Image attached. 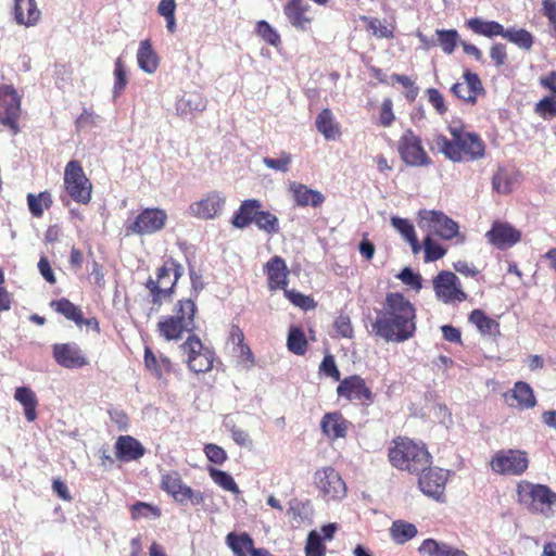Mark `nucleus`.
Listing matches in <instances>:
<instances>
[{"label": "nucleus", "instance_id": "11", "mask_svg": "<svg viewBox=\"0 0 556 556\" xmlns=\"http://www.w3.org/2000/svg\"><path fill=\"white\" fill-rule=\"evenodd\" d=\"M529 465L528 453L518 448L500 450L490 460L492 471L501 476H522Z\"/></svg>", "mask_w": 556, "mask_h": 556}, {"label": "nucleus", "instance_id": "34", "mask_svg": "<svg viewBox=\"0 0 556 556\" xmlns=\"http://www.w3.org/2000/svg\"><path fill=\"white\" fill-rule=\"evenodd\" d=\"M315 127L326 140H338L342 135L340 123L328 108L323 109L318 113L315 119Z\"/></svg>", "mask_w": 556, "mask_h": 556}, {"label": "nucleus", "instance_id": "20", "mask_svg": "<svg viewBox=\"0 0 556 556\" xmlns=\"http://www.w3.org/2000/svg\"><path fill=\"white\" fill-rule=\"evenodd\" d=\"M52 357L63 368H81L89 364L78 344L74 342L55 343L52 345Z\"/></svg>", "mask_w": 556, "mask_h": 556}, {"label": "nucleus", "instance_id": "57", "mask_svg": "<svg viewBox=\"0 0 556 556\" xmlns=\"http://www.w3.org/2000/svg\"><path fill=\"white\" fill-rule=\"evenodd\" d=\"M556 97H544L534 106V112L543 119H552L556 116Z\"/></svg>", "mask_w": 556, "mask_h": 556}, {"label": "nucleus", "instance_id": "13", "mask_svg": "<svg viewBox=\"0 0 556 556\" xmlns=\"http://www.w3.org/2000/svg\"><path fill=\"white\" fill-rule=\"evenodd\" d=\"M314 483L326 501L341 500L346 495L345 482L332 467L318 469L314 475Z\"/></svg>", "mask_w": 556, "mask_h": 556}, {"label": "nucleus", "instance_id": "37", "mask_svg": "<svg viewBox=\"0 0 556 556\" xmlns=\"http://www.w3.org/2000/svg\"><path fill=\"white\" fill-rule=\"evenodd\" d=\"M226 543L235 556H253V551L257 549L254 546L252 536L247 532L239 534L236 532L228 533Z\"/></svg>", "mask_w": 556, "mask_h": 556}, {"label": "nucleus", "instance_id": "8", "mask_svg": "<svg viewBox=\"0 0 556 556\" xmlns=\"http://www.w3.org/2000/svg\"><path fill=\"white\" fill-rule=\"evenodd\" d=\"M186 355V365L194 374H205L212 370L215 362V352L203 344L195 334H190L180 345Z\"/></svg>", "mask_w": 556, "mask_h": 556}, {"label": "nucleus", "instance_id": "29", "mask_svg": "<svg viewBox=\"0 0 556 556\" xmlns=\"http://www.w3.org/2000/svg\"><path fill=\"white\" fill-rule=\"evenodd\" d=\"M504 397L509 406L519 409H529L536 404L532 388L523 381L516 382L514 388L504 394Z\"/></svg>", "mask_w": 556, "mask_h": 556}, {"label": "nucleus", "instance_id": "27", "mask_svg": "<svg viewBox=\"0 0 556 556\" xmlns=\"http://www.w3.org/2000/svg\"><path fill=\"white\" fill-rule=\"evenodd\" d=\"M349 427L350 421L340 412L326 413L320 420L323 433L331 441L344 439Z\"/></svg>", "mask_w": 556, "mask_h": 556}, {"label": "nucleus", "instance_id": "52", "mask_svg": "<svg viewBox=\"0 0 556 556\" xmlns=\"http://www.w3.org/2000/svg\"><path fill=\"white\" fill-rule=\"evenodd\" d=\"M438 41L446 54H452L457 47L459 35L456 29H437Z\"/></svg>", "mask_w": 556, "mask_h": 556}, {"label": "nucleus", "instance_id": "22", "mask_svg": "<svg viewBox=\"0 0 556 556\" xmlns=\"http://www.w3.org/2000/svg\"><path fill=\"white\" fill-rule=\"evenodd\" d=\"M283 13L289 23L298 30L309 29L314 17L311 15L312 8L304 0H289L283 5Z\"/></svg>", "mask_w": 556, "mask_h": 556}, {"label": "nucleus", "instance_id": "33", "mask_svg": "<svg viewBox=\"0 0 556 556\" xmlns=\"http://www.w3.org/2000/svg\"><path fill=\"white\" fill-rule=\"evenodd\" d=\"M418 554L419 556H468L464 549L432 538L420 543Z\"/></svg>", "mask_w": 556, "mask_h": 556}, {"label": "nucleus", "instance_id": "47", "mask_svg": "<svg viewBox=\"0 0 556 556\" xmlns=\"http://www.w3.org/2000/svg\"><path fill=\"white\" fill-rule=\"evenodd\" d=\"M503 38L527 51H529L534 43L533 35L525 28H507L504 31Z\"/></svg>", "mask_w": 556, "mask_h": 556}, {"label": "nucleus", "instance_id": "19", "mask_svg": "<svg viewBox=\"0 0 556 556\" xmlns=\"http://www.w3.org/2000/svg\"><path fill=\"white\" fill-rule=\"evenodd\" d=\"M463 81L454 84L451 88V92L457 99L475 105L479 96L485 94L483 84L478 74L466 70L463 74Z\"/></svg>", "mask_w": 556, "mask_h": 556}, {"label": "nucleus", "instance_id": "41", "mask_svg": "<svg viewBox=\"0 0 556 556\" xmlns=\"http://www.w3.org/2000/svg\"><path fill=\"white\" fill-rule=\"evenodd\" d=\"M418 534L417 527L403 519L394 520L390 527V536L396 544H405Z\"/></svg>", "mask_w": 556, "mask_h": 556}, {"label": "nucleus", "instance_id": "4", "mask_svg": "<svg viewBox=\"0 0 556 556\" xmlns=\"http://www.w3.org/2000/svg\"><path fill=\"white\" fill-rule=\"evenodd\" d=\"M517 502L530 511L548 516L556 505V492L549 486L521 480L516 485Z\"/></svg>", "mask_w": 556, "mask_h": 556}, {"label": "nucleus", "instance_id": "44", "mask_svg": "<svg viewBox=\"0 0 556 556\" xmlns=\"http://www.w3.org/2000/svg\"><path fill=\"white\" fill-rule=\"evenodd\" d=\"M172 312L178 315V318L181 319L186 325H188L193 330L197 329L195 326V315L198 313L197 304L191 299H180L178 300L174 306Z\"/></svg>", "mask_w": 556, "mask_h": 556}, {"label": "nucleus", "instance_id": "32", "mask_svg": "<svg viewBox=\"0 0 556 556\" xmlns=\"http://www.w3.org/2000/svg\"><path fill=\"white\" fill-rule=\"evenodd\" d=\"M262 206V202L257 199L242 201L239 208L232 215L231 224L239 229L249 227L256 219Z\"/></svg>", "mask_w": 556, "mask_h": 556}, {"label": "nucleus", "instance_id": "39", "mask_svg": "<svg viewBox=\"0 0 556 556\" xmlns=\"http://www.w3.org/2000/svg\"><path fill=\"white\" fill-rule=\"evenodd\" d=\"M466 26L472 33L488 38L504 36L505 28L495 21H484L480 17H472L466 21Z\"/></svg>", "mask_w": 556, "mask_h": 556}, {"label": "nucleus", "instance_id": "53", "mask_svg": "<svg viewBox=\"0 0 556 556\" xmlns=\"http://www.w3.org/2000/svg\"><path fill=\"white\" fill-rule=\"evenodd\" d=\"M422 248L425 251L424 258H425L426 263H431V262L441 260L446 254V249L443 248L440 243H438L430 236H427L424 239V244H422L421 249Z\"/></svg>", "mask_w": 556, "mask_h": 556}, {"label": "nucleus", "instance_id": "40", "mask_svg": "<svg viewBox=\"0 0 556 556\" xmlns=\"http://www.w3.org/2000/svg\"><path fill=\"white\" fill-rule=\"evenodd\" d=\"M469 321L484 336H501L498 321L488 316L484 311L480 308H476L469 314Z\"/></svg>", "mask_w": 556, "mask_h": 556}, {"label": "nucleus", "instance_id": "58", "mask_svg": "<svg viewBox=\"0 0 556 556\" xmlns=\"http://www.w3.org/2000/svg\"><path fill=\"white\" fill-rule=\"evenodd\" d=\"M493 189L502 194H508L513 190V180L504 169H498L492 178Z\"/></svg>", "mask_w": 556, "mask_h": 556}, {"label": "nucleus", "instance_id": "15", "mask_svg": "<svg viewBox=\"0 0 556 556\" xmlns=\"http://www.w3.org/2000/svg\"><path fill=\"white\" fill-rule=\"evenodd\" d=\"M337 394L349 402L364 406H369L374 402V394L370 388L365 379L358 375L343 378L337 387Z\"/></svg>", "mask_w": 556, "mask_h": 556}, {"label": "nucleus", "instance_id": "43", "mask_svg": "<svg viewBox=\"0 0 556 556\" xmlns=\"http://www.w3.org/2000/svg\"><path fill=\"white\" fill-rule=\"evenodd\" d=\"M391 224L409 243L412 252L418 254L421 251V245L417 239L414 225L408 219L401 217H392Z\"/></svg>", "mask_w": 556, "mask_h": 556}, {"label": "nucleus", "instance_id": "9", "mask_svg": "<svg viewBox=\"0 0 556 556\" xmlns=\"http://www.w3.org/2000/svg\"><path fill=\"white\" fill-rule=\"evenodd\" d=\"M22 98L13 85H0V125L11 135L21 132Z\"/></svg>", "mask_w": 556, "mask_h": 556}, {"label": "nucleus", "instance_id": "50", "mask_svg": "<svg viewBox=\"0 0 556 556\" xmlns=\"http://www.w3.org/2000/svg\"><path fill=\"white\" fill-rule=\"evenodd\" d=\"M255 33L265 42L275 48H278L281 45V38L278 31L264 20L256 23Z\"/></svg>", "mask_w": 556, "mask_h": 556}, {"label": "nucleus", "instance_id": "31", "mask_svg": "<svg viewBox=\"0 0 556 556\" xmlns=\"http://www.w3.org/2000/svg\"><path fill=\"white\" fill-rule=\"evenodd\" d=\"M144 453V446L131 435H119L115 442V456L121 462L138 460Z\"/></svg>", "mask_w": 556, "mask_h": 556}, {"label": "nucleus", "instance_id": "17", "mask_svg": "<svg viewBox=\"0 0 556 556\" xmlns=\"http://www.w3.org/2000/svg\"><path fill=\"white\" fill-rule=\"evenodd\" d=\"M522 233L508 222L495 220L485 232L490 244L498 250H507L521 241Z\"/></svg>", "mask_w": 556, "mask_h": 556}, {"label": "nucleus", "instance_id": "59", "mask_svg": "<svg viewBox=\"0 0 556 556\" xmlns=\"http://www.w3.org/2000/svg\"><path fill=\"white\" fill-rule=\"evenodd\" d=\"M321 540V536L316 531L309 532L305 546L306 556H326V546Z\"/></svg>", "mask_w": 556, "mask_h": 556}, {"label": "nucleus", "instance_id": "21", "mask_svg": "<svg viewBox=\"0 0 556 556\" xmlns=\"http://www.w3.org/2000/svg\"><path fill=\"white\" fill-rule=\"evenodd\" d=\"M263 270L269 291L283 290L288 287L290 270L281 256L275 255L269 258L264 264Z\"/></svg>", "mask_w": 556, "mask_h": 556}, {"label": "nucleus", "instance_id": "23", "mask_svg": "<svg viewBox=\"0 0 556 556\" xmlns=\"http://www.w3.org/2000/svg\"><path fill=\"white\" fill-rule=\"evenodd\" d=\"M288 191L294 204L300 207H319L326 200L320 191L311 189L306 185L298 181H291L288 186Z\"/></svg>", "mask_w": 556, "mask_h": 556}, {"label": "nucleus", "instance_id": "24", "mask_svg": "<svg viewBox=\"0 0 556 556\" xmlns=\"http://www.w3.org/2000/svg\"><path fill=\"white\" fill-rule=\"evenodd\" d=\"M156 330L163 339L166 341H179L184 334L192 333L194 330L186 325L178 315L172 312L170 315L161 317L156 325Z\"/></svg>", "mask_w": 556, "mask_h": 556}, {"label": "nucleus", "instance_id": "28", "mask_svg": "<svg viewBox=\"0 0 556 556\" xmlns=\"http://www.w3.org/2000/svg\"><path fill=\"white\" fill-rule=\"evenodd\" d=\"M13 15L16 24L33 27L39 23L41 11L36 0H14Z\"/></svg>", "mask_w": 556, "mask_h": 556}, {"label": "nucleus", "instance_id": "64", "mask_svg": "<svg viewBox=\"0 0 556 556\" xmlns=\"http://www.w3.org/2000/svg\"><path fill=\"white\" fill-rule=\"evenodd\" d=\"M204 453L211 463L216 465H223L227 460L226 451L214 443H207L204 445Z\"/></svg>", "mask_w": 556, "mask_h": 556}, {"label": "nucleus", "instance_id": "26", "mask_svg": "<svg viewBox=\"0 0 556 556\" xmlns=\"http://www.w3.org/2000/svg\"><path fill=\"white\" fill-rule=\"evenodd\" d=\"M156 330L163 339L166 341H179L184 334L192 333L194 330L186 325L178 315L172 312L170 315L161 317L156 325Z\"/></svg>", "mask_w": 556, "mask_h": 556}, {"label": "nucleus", "instance_id": "7", "mask_svg": "<svg viewBox=\"0 0 556 556\" xmlns=\"http://www.w3.org/2000/svg\"><path fill=\"white\" fill-rule=\"evenodd\" d=\"M397 153L402 162L410 167H428L432 159L426 151L420 136L412 128L406 129L397 140Z\"/></svg>", "mask_w": 556, "mask_h": 556}, {"label": "nucleus", "instance_id": "36", "mask_svg": "<svg viewBox=\"0 0 556 556\" xmlns=\"http://www.w3.org/2000/svg\"><path fill=\"white\" fill-rule=\"evenodd\" d=\"M138 66L148 74L156 72L160 65V58L152 47L150 39L141 40L137 51Z\"/></svg>", "mask_w": 556, "mask_h": 556}, {"label": "nucleus", "instance_id": "38", "mask_svg": "<svg viewBox=\"0 0 556 556\" xmlns=\"http://www.w3.org/2000/svg\"><path fill=\"white\" fill-rule=\"evenodd\" d=\"M14 399L23 406L27 421H35L37 419L38 406L36 393L29 387H17L14 392Z\"/></svg>", "mask_w": 556, "mask_h": 556}, {"label": "nucleus", "instance_id": "46", "mask_svg": "<svg viewBox=\"0 0 556 556\" xmlns=\"http://www.w3.org/2000/svg\"><path fill=\"white\" fill-rule=\"evenodd\" d=\"M287 348L294 355L302 356L306 353L308 342L301 327H290L287 338Z\"/></svg>", "mask_w": 556, "mask_h": 556}, {"label": "nucleus", "instance_id": "3", "mask_svg": "<svg viewBox=\"0 0 556 556\" xmlns=\"http://www.w3.org/2000/svg\"><path fill=\"white\" fill-rule=\"evenodd\" d=\"M388 459L394 468L412 475L424 471L432 464V456L425 443L403 435L391 441Z\"/></svg>", "mask_w": 556, "mask_h": 556}, {"label": "nucleus", "instance_id": "10", "mask_svg": "<svg viewBox=\"0 0 556 556\" xmlns=\"http://www.w3.org/2000/svg\"><path fill=\"white\" fill-rule=\"evenodd\" d=\"M168 216L165 210L159 207H147L140 211L134 218L125 224L126 236H150L161 231Z\"/></svg>", "mask_w": 556, "mask_h": 556}, {"label": "nucleus", "instance_id": "61", "mask_svg": "<svg viewBox=\"0 0 556 556\" xmlns=\"http://www.w3.org/2000/svg\"><path fill=\"white\" fill-rule=\"evenodd\" d=\"M333 328L336 332L342 338L351 339L354 334L352 321L348 314H340L334 319Z\"/></svg>", "mask_w": 556, "mask_h": 556}, {"label": "nucleus", "instance_id": "12", "mask_svg": "<svg viewBox=\"0 0 556 556\" xmlns=\"http://www.w3.org/2000/svg\"><path fill=\"white\" fill-rule=\"evenodd\" d=\"M435 296L445 304L464 302L468 299L458 277L450 270H441L432 280Z\"/></svg>", "mask_w": 556, "mask_h": 556}, {"label": "nucleus", "instance_id": "49", "mask_svg": "<svg viewBox=\"0 0 556 556\" xmlns=\"http://www.w3.org/2000/svg\"><path fill=\"white\" fill-rule=\"evenodd\" d=\"M254 224L260 230L267 233H277L280 230L278 217L269 211L260 210Z\"/></svg>", "mask_w": 556, "mask_h": 556}, {"label": "nucleus", "instance_id": "25", "mask_svg": "<svg viewBox=\"0 0 556 556\" xmlns=\"http://www.w3.org/2000/svg\"><path fill=\"white\" fill-rule=\"evenodd\" d=\"M156 330L163 339L166 341H179L184 334L192 333L194 330L186 325L178 315L172 312L170 315L161 317L156 325Z\"/></svg>", "mask_w": 556, "mask_h": 556}, {"label": "nucleus", "instance_id": "2", "mask_svg": "<svg viewBox=\"0 0 556 556\" xmlns=\"http://www.w3.org/2000/svg\"><path fill=\"white\" fill-rule=\"evenodd\" d=\"M451 138L437 135L434 142L438 150L452 162H472L485 155V143L481 137L465 129L463 125L448 127Z\"/></svg>", "mask_w": 556, "mask_h": 556}, {"label": "nucleus", "instance_id": "6", "mask_svg": "<svg viewBox=\"0 0 556 556\" xmlns=\"http://www.w3.org/2000/svg\"><path fill=\"white\" fill-rule=\"evenodd\" d=\"M64 189L76 203L88 205L92 199L93 185L77 160L67 162L64 168Z\"/></svg>", "mask_w": 556, "mask_h": 556}, {"label": "nucleus", "instance_id": "48", "mask_svg": "<svg viewBox=\"0 0 556 556\" xmlns=\"http://www.w3.org/2000/svg\"><path fill=\"white\" fill-rule=\"evenodd\" d=\"M361 20L366 24L367 30L371 31L372 36H375L376 38H394L393 25L383 24L377 17L362 16Z\"/></svg>", "mask_w": 556, "mask_h": 556}, {"label": "nucleus", "instance_id": "51", "mask_svg": "<svg viewBox=\"0 0 556 556\" xmlns=\"http://www.w3.org/2000/svg\"><path fill=\"white\" fill-rule=\"evenodd\" d=\"M208 472L212 480L224 490L233 494H238L240 492L238 484L230 473L216 468H210Z\"/></svg>", "mask_w": 556, "mask_h": 556}, {"label": "nucleus", "instance_id": "55", "mask_svg": "<svg viewBox=\"0 0 556 556\" xmlns=\"http://www.w3.org/2000/svg\"><path fill=\"white\" fill-rule=\"evenodd\" d=\"M130 515L134 520L147 518L150 515L159 518L161 516V509L146 502H137L130 507Z\"/></svg>", "mask_w": 556, "mask_h": 556}, {"label": "nucleus", "instance_id": "18", "mask_svg": "<svg viewBox=\"0 0 556 556\" xmlns=\"http://www.w3.org/2000/svg\"><path fill=\"white\" fill-rule=\"evenodd\" d=\"M226 204L225 195L219 191H210L189 205L190 215L200 219H213L218 216Z\"/></svg>", "mask_w": 556, "mask_h": 556}, {"label": "nucleus", "instance_id": "42", "mask_svg": "<svg viewBox=\"0 0 556 556\" xmlns=\"http://www.w3.org/2000/svg\"><path fill=\"white\" fill-rule=\"evenodd\" d=\"M50 307L54 312L64 316L67 320L75 323L77 327H80V323L83 321V311L68 299L61 298L59 300H53L50 302Z\"/></svg>", "mask_w": 556, "mask_h": 556}, {"label": "nucleus", "instance_id": "60", "mask_svg": "<svg viewBox=\"0 0 556 556\" xmlns=\"http://www.w3.org/2000/svg\"><path fill=\"white\" fill-rule=\"evenodd\" d=\"M127 73L121 58L115 61L114 67V94H121L127 85Z\"/></svg>", "mask_w": 556, "mask_h": 556}, {"label": "nucleus", "instance_id": "1", "mask_svg": "<svg viewBox=\"0 0 556 556\" xmlns=\"http://www.w3.org/2000/svg\"><path fill=\"white\" fill-rule=\"evenodd\" d=\"M417 331V309L402 292H387L369 333L384 342L403 343L413 339Z\"/></svg>", "mask_w": 556, "mask_h": 556}, {"label": "nucleus", "instance_id": "5", "mask_svg": "<svg viewBox=\"0 0 556 556\" xmlns=\"http://www.w3.org/2000/svg\"><path fill=\"white\" fill-rule=\"evenodd\" d=\"M180 276L181 266L170 260L157 268L155 277H149L146 288L149 291L150 302L155 306V311H159L164 300L172 298Z\"/></svg>", "mask_w": 556, "mask_h": 556}, {"label": "nucleus", "instance_id": "16", "mask_svg": "<svg viewBox=\"0 0 556 556\" xmlns=\"http://www.w3.org/2000/svg\"><path fill=\"white\" fill-rule=\"evenodd\" d=\"M161 489L181 504L187 501H190L193 505H202L204 503L203 494L184 484L177 471H170L162 476Z\"/></svg>", "mask_w": 556, "mask_h": 556}, {"label": "nucleus", "instance_id": "56", "mask_svg": "<svg viewBox=\"0 0 556 556\" xmlns=\"http://www.w3.org/2000/svg\"><path fill=\"white\" fill-rule=\"evenodd\" d=\"M395 119L396 117L393 112V101L391 98H384L379 110L377 124L383 128H388L392 126Z\"/></svg>", "mask_w": 556, "mask_h": 556}, {"label": "nucleus", "instance_id": "14", "mask_svg": "<svg viewBox=\"0 0 556 556\" xmlns=\"http://www.w3.org/2000/svg\"><path fill=\"white\" fill-rule=\"evenodd\" d=\"M419 490L438 502H443L445 486L450 477V470L440 467L429 466L424 471L417 473Z\"/></svg>", "mask_w": 556, "mask_h": 556}, {"label": "nucleus", "instance_id": "30", "mask_svg": "<svg viewBox=\"0 0 556 556\" xmlns=\"http://www.w3.org/2000/svg\"><path fill=\"white\" fill-rule=\"evenodd\" d=\"M143 363L146 369L157 380H162L165 375L175 372V366L170 358L163 354L157 357L148 345L144 348Z\"/></svg>", "mask_w": 556, "mask_h": 556}, {"label": "nucleus", "instance_id": "45", "mask_svg": "<svg viewBox=\"0 0 556 556\" xmlns=\"http://www.w3.org/2000/svg\"><path fill=\"white\" fill-rule=\"evenodd\" d=\"M27 204L30 214L36 218H40L43 215L45 210H49L52 206V195L47 190L38 194L28 193Z\"/></svg>", "mask_w": 556, "mask_h": 556}, {"label": "nucleus", "instance_id": "35", "mask_svg": "<svg viewBox=\"0 0 556 556\" xmlns=\"http://www.w3.org/2000/svg\"><path fill=\"white\" fill-rule=\"evenodd\" d=\"M429 222L433 233L444 240H452L458 236V224L441 212H430Z\"/></svg>", "mask_w": 556, "mask_h": 556}, {"label": "nucleus", "instance_id": "62", "mask_svg": "<svg viewBox=\"0 0 556 556\" xmlns=\"http://www.w3.org/2000/svg\"><path fill=\"white\" fill-rule=\"evenodd\" d=\"M319 371L325 376L332 378L334 381L340 382L341 374L336 364L334 356L331 354L325 355L323 362L319 365Z\"/></svg>", "mask_w": 556, "mask_h": 556}, {"label": "nucleus", "instance_id": "63", "mask_svg": "<svg viewBox=\"0 0 556 556\" xmlns=\"http://www.w3.org/2000/svg\"><path fill=\"white\" fill-rule=\"evenodd\" d=\"M292 162V156L288 152H281L279 159L264 157L263 163L270 169L288 172Z\"/></svg>", "mask_w": 556, "mask_h": 556}, {"label": "nucleus", "instance_id": "54", "mask_svg": "<svg viewBox=\"0 0 556 556\" xmlns=\"http://www.w3.org/2000/svg\"><path fill=\"white\" fill-rule=\"evenodd\" d=\"M285 296L296 307H300L304 311L314 309L316 307V302L309 295H305L296 290H290L286 287L283 290Z\"/></svg>", "mask_w": 556, "mask_h": 556}]
</instances>
